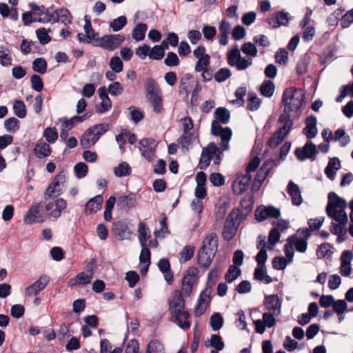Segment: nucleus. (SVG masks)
Returning <instances> with one entry per match:
<instances>
[{"label":"nucleus","mask_w":353,"mask_h":353,"mask_svg":"<svg viewBox=\"0 0 353 353\" xmlns=\"http://www.w3.org/2000/svg\"><path fill=\"white\" fill-rule=\"evenodd\" d=\"M172 300L169 302V310L172 316L178 325L183 329L188 330L190 327V323L188 320L190 314L184 310L185 300L182 296L180 290H174L172 294Z\"/></svg>","instance_id":"f257e3e1"},{"label":"nucleus","mask_w":353,"mask_h":353,"mask_svg":"<svg viewBox=\"0 0 353 353\" xmlns=\"http://www.w3.org/2000/svg\"><path fill=\"white\" fill-rule=\"evenodd\" d=\"M347 207L344 199L339 197L335 192H330L328 194V203L326 206L327 214L341 225L345 226L348 219L345 208Z\"/></svg>","instance_id":"f03ea898"},{"label":"nucleus","mask_w":353,"mask_h":353,"mask_svg":"<svg viewBox=\"0 0 353 353\" xmlns=\"http://www.w3.org/2000/svg\"><path fill=\"white\" fill-rule=\"evenodd\" d=\"M305 100V94L301 89L294 88H286L282 96V103L284 106L283 112L281 115H285L290 119V113L299 111Z\"/></svg>","instance_id":"7ed1b4c3"},{"label":"nucleus","mask_w":353,"mask_h":353,"mask_svg":"<svg viewBox=\"0 0 353 353\" xmlns=\"http://www.w3.org/2000/svg\"><path fill=\"white\" fill-rule=\"evenodd\" d=\"M145 97L157 114L163 110L162 92L158 83L152 78H148L145 84Z\"/></svg>","instance_id":"20e7f679"},{"label":"nucleus","mask_w":353,"mask_h":353,"mask_svg":"<svg viewBox=\"0 0 353 353\" xmlns=\"http://www.w3.org/2000/svg\"><path fill=\"white\" fill-rule=\"evenodd\" d=\"M241 218L242 213L239 209H233L229 213L222 231V236L225 241L232 240L236 235Z\"/></svg>","instance_id":"39448f33"},{"label":"nucleus","mask_w":353,"mask_h":353,"mask_svg":"<svg viewBox=\"0 0 353 353\" xmlns=\"http://www.w3.org/2000/svg\"><path fill=\"white\" fill-rule=\"evenodd\" d=\"M278 122L283 125L274 132L268 141V146L272 148H276L282 143L293 124L292 120H288V117L285 115H280Z\"/></svg>","instance_id":"423d86ee"},{"label":"nucleus","mask_w":353,"mask_h":353,"mask_svg":"<svg viewBox=\"0 0 353 353\" xmlns=\"http://www.w3.org/2000/svg\"><path fill=\"white\" fill-rule=\"evenodd\" d=\"M125 39V36L122 34H105L102 37L97 38L95 46L113 51L122 44Z\"/></svg>","instance_id":"0eeeda50"},{"label":"nucleus","mask_w":353,"mask_h":353,"mask_svg":"<svg viewBox=\"0 0 353 353\" xmlns=\"http://www.w3.org/2000/svg\"><path fill=\"white\" fill-rule=\"evenodd\" d=\"M217 121H212L211 126L212 134L214 136H219L221 138L220 147L221 150L229 149V141L232 137V130L228 128H222Z\"/></svg>","instance_id":"6e6552de"},{"label":"nucleus","mask_w":353,"mask_h":353,"mask_svg":"<svg viewBox=\"0 0 353 353\" xmlns=\"http://www.w3.org/2000/svg\"><path fill=\"white\" fill-rule=\"evenodd\" d=\"M196 273L197 270L194 267L189 268L185 272L182 280L181 291L183 296H190L192 290V286L195 283Z\"/></svg>","instance_id":"1a4fd4ad"},{"label":"nucleus","mask_w":353,"mask_h":353,"mask_svg":"<svg viewBox=\"0 0 353 353\" xmlns=\"http://www.w3.org/2000/svg\"><path fill=\"white\" fill-rule=\"evenodd\" d=\"M280 215V210L272 205H260L255 211V217L259 222L263 221L268 218L277 219Z\"/></svg>","instance_id":"9d476101"},{"label":"nucleus","mask_w":353,"mask_h":353,"mask_svg":"<svg viewBox=\"0 0 353 353\" xmlns=\"http://www.w3.org/2000/svg\"><path fill=\"white\" fill-rule=\"evenodd\" d=\"M316 154V145L311 141L307 142L302 148H297L294 151L296 158L301 161L306 159H314Z\"/></svg>","instance_id":"9b49d317"},{"label":"nucleus","mask_w":353,"mask_h":353,"mask_svg":"<svg viewBox=\"0 0 353 353\" xmlns=\"http://www.w3.org/2000/svg\"><path fill=\"white\" fill-rule=\"evenodd\" d=\"M50 282V277L47 275H41L34 283L30 285L25 289V295L32 296L37 295L40 292L45 289L46 286Z\"/></svg>","instance_id":"f8f14e48"},{"label":"nucleus","mask_w":353,"mask_h":353,"mask_svg":"<svg viewBox=\"0 0 353 353\" xmlns=\"http://www.w3.org/2000/svg\"><path fill=\"white\" fill-rule=\"evenodd\" d=\"M252 176L245 174L238 176L232 184V190L235 194L240 195L245 192L249 188Z\"/></svg>","instance_id":"ddd939ff"},{"label":"nucleus","mask_w":353,"mask_h":353,"mask_svg":"<svg viewBox=\"0 0 353 353\" xmlns=\"http://www.w3.org/2000/svg\"><path fill=\"white\" fill-rule=\"evenodd\" d=\"M217 151H219V149L213 142L208 144L207 147L203 148L199 164L200 169L205 170L210 165L212 159V154H216Z\"/></svg>","instance_id":"4468645a"},{"label":"nucleus","mask_w":353,"mask_h":353,"mask_svg":"<svg viewBox=\"0 0 353 353\" xmlns=\"http://www.w3.org/2000/svg\"><path fill=\"white\" fill-rule=\"evenodd\" d=\"M264 305L267 310L276 316L280 314L281 309V301L276 294L268 295L264 299Z\"/></svg>","instance_id":"2eb2a0df"},{"label":"nucleus","mask_w":353,"mask_h":353,"mask_svg":"<svg viewBox=\"0 0 353 353\" xmlns=\"http://www.w3.org/2000/svg\"><path fill=\"white\" fill-rule=\"evenodd\" d=\"M41 207V203H39L30 208L23 219L26 224H31L35 222L40 223L44 221L43 216L39 212V208Z\"/></svg>","instance_id":"dca6fc26"},{"label":"nucleus","mask_w":353,"mask_h":353,"mask_svg":"<svg viewBox=\"0 0 353 353\" xmlns=\"http://www.w3.org/2000/svg\"><path fill=\"white\" fill-rule=\"evenodd\" d=\"M154 140L152 139H143L139 141V150L141 155L149 161L152 160L154 150L152 145Z\"/></svg>","instance_id":"f3484780"},{"label":"nucleus","mask_w":353,"mask_h":353,"mask_svg":"<svg viewBox=\"0 0 353 353\" xmlns=\"http://www.w3.org/2000/svg\"><path fill=\"white\" fill-rule=\"evenodd\" d=\"M268 23L273 28H277L281 26H286L289 23L288 13L280 11L268 19Z\"/></svg>","instance_id":"a211bd4d"},{"label":"nucleus","mask_w":353,"mask_h":353,"mask_svg":"<svg viewBox=\"0 0 353 353\" xmlns=\"http://www.w3.org/2000/svg\"><path fill=\"white\" fill-rule=\"evenodd\" d=\"M137 203V198L135 194L130 193L128 195H123L117 199V205L122 210H130L134 208Z\"/></svg>","instance_id":"6ab92c4d"},{"label":"nucleus","mask_w":353,"mask_h":353,"mask_svg":"<svg viewBox=\"0 0 353 353\" xmlns=\"http://www.w3.org/2000/svg\"><path fill=\"white\" fill-rule=\"evenodd\" d=\"M200 249H203L210 254H216L218 250V236L212 232L208 235L203 241L202 245Z\"/></svg>","instance_id":"aec40b11"},{"label":"nucleus","mask_w":353,"mask_h":353,"mask_svg":"<svg viewBox=\"0 0 353 353\" xmlns=\"http://www.w3.org/2000/svg\"><path fill=\"white\" fill-rule=\"evenodd\" d=\"M306 126L303 129V133L308 138L313 139L317 134L316 118L310 115L306 117L305 121Z\"/></svg>","instance_id":"412c9836"},{"label":"nucleus","mask_w":353,"mask_h":353,"mask_svg":"<svg viewBox=\"0 0 353 353\" xmlns=\"http://www.w3.org/2000/svg\"><path fill=\"white\" fill-rule=\"evenodd\" d=\"M287 192L291 197L293 205L299 206L302 203L303 199L299 187L293 181L289 182L287 187Z\"/></svg>","instance_id":"4be33fe9"},{"label":"nucleus","mask_w":353,"mask_h":353,"mask_svg":"<svg viewBox=\"0 0 353 353\" xmlns=\"http://www.w3.org/2000/svg\"><path fill=\"white\" fill-rule=\"evenodd\" d=\"M103 201V196L100 194L90 199L85 205V213L90 214L100 210Z\"/></svg>","instance_id":"5701e85b"},{"label":"nucleus","mask_w":353,"mask_h":353,"mask_svg":"<svg viewBox=\"0 0 353 353\" xmlns=\"http://www.w3.org/2000/svg\"><path fill=\"white\" fill-rule=\"evenodd\" d=\"M216 254H210V252L199 249L197 254L198 263L201 267L205 269L208 268L211 265Z\"/></svg>","instance_id":"b1692460"},{"label":"nucleus","mask_w":353,"mask_h":353,"mask_svg":"<svg viewBox=\"0 0 353 353\" xmlns=\"http://www.w3.org/2000/svg\"><path fill=\"white\" fill-rule=\"evenodd\" d=\"M341 168V162L337 157L330 159L325 169V173L327 178L333 181L335 178L336 171Z\"/></svg>","instance_id":"393cba45"},{"label":"nucleus","mask_w":353,"mask_h":353,"mask_svg":"<svg viewBox=\"0 0 353 353\" xmlns=\"http://www.w3.org/2000/svg\"><path fill=\"white\" fill-rule=\"evenodd\" d=\"M52 152L50 145L46 142H38L34 148L35 156L39 159L49 157Z\"/></svg>","instance_id":"a878e982"},{"label":"nucleus","mask_w":353,"mask_h":353,"mask_svg":"<svg viewBox=\"0 0 353 353\" xmlns=\"http://www.w3.org/2000/svg\"><path fill=\"white\" fill-rule=\"evenodd\" d=\"M193 134L190 132L183 133L177 139V143L179 145L181 151L186 153L189 151V146L193 143Z\"/></svg>","instance_id":"bb28decb"},{"label":"nucleus","mask_w":353,"mask_h":353,"mask_svg":"<svg viewBox=\"0 0 353 353\" xmlns=\"http://www.w3.org/2000/svg\"><path fill=\"white\" fill-rule=\"evenodd\" d=\"M98 141L94 135L92 130L90 128L83 134L81 139V145L83 148H90Z\"/></svg>","instance_id":"cd10ccee"},{"label":"nucleus","mask_w":353,"mask_h":353,"mask_svg":"<svg viewBox=\"0 0 353 353\" xmlns=\"http://www.w3.org/2000/svg\"><path fill=\"white\" fill-rule=\"evenodd\" d=\"M254 279L260 281H263L266 284L272 283V279L266 274L265 266H257L254 272Z\"/></svg>","instance_id":"c85d7f7f"},{"label":"nucleus","mask_w":353,"mask_h":353,"mask_svg":"<svg viewBox=\"0 0 353 353\" xmlns=\"http://www.w3.org/2000/svg\"><path fill=\"white\" fill-rule=\"evenodd\" d=\"M214 117L215 118L214 121H217L222 124H227L230 121V114L226 108H218L214 113Z\"/></svg>","instance_id":"c756f323"},{"label":"nucleus","mask_w":353,"mask_h":353,"mask_svg":"<svg viewBox=\"0 0 353 353\" xmlns=\"http://www.w3.org/2000/svg\"><path fill=\"white\" fill-rule=\"evenodd\" d=\"M148 30V26L145 23H138L133 29L132 37L137 41H140L144 39L146 31Z\"/></svg>","instance_id":"7c9ffc66"},{"label":"nucleus","mask_w":353,"mask_h":353,"mask_svg":"<svg viewBox=\"0 0 353 353\" xmlns=\"http://www.w3.org/2000/svg\"><path fill=\"white\" fill-rule=\"evenodd\" d=\"M139 240L141 245H147V241L150 237L149 229L144 222H139L138 225Z\"/></svg>","instance_id":"2f4dec72"},{"label":"nucleus","mask_w":353,"mask_h":353,"mask_svg":"<svg viewBox=\"0 0 353 353\" xmlns=\"http://www.w3.org/2000/svg\"><path fill=\"white\" fill-rule=\"evenodd\" d=\"M205 346H212L216 350H222L225 347V343L222 341L221 337L218 334H212L210 340L205 342Z\"/></svg>","instance_id":"473e14b6"},{"label":"nucleus","mask_w":353,"mask_h":353,"mask_svg":"<svg viewBox=\"0 0 353 353\" xmlns=\"http://www.w3.org/2000/svg\"><path fill=\"white\" fill-rule=\"evenodd\" d=\"M145 353H165L164 345L158 340H152L148 344Z\"/></svg>","instance_id":"72a5a7b5"},{"label":"nucleus","mask_w":353,"mask_h":353,"mask_svg":"<svg viewBox=\"0 0 353 353\" xmlns=\"http://www.w3.org/2000/svg\"><path fill=\"white\" fill-rule=\"evenodd\" d=\"M89 117L90 114L88 112H86L82 116H74L72 117L70 119H65V121L63 123V126L68 130H70L74 126V125L85 121Z\"/></svg>","instance_id":"f704fd0d"},{"label":"nucleus","mask_w":353,"mask_h":353,"mask_svg":"<svg viewBox=\"0 0 353 353\" xmlns=\"http://www.w3.org/2000/svg\"><path fill=\"white\" fill-rule=\"evenodd\" d=\"M0 63L5 67L10 66L12 64L10 52L6 46H0Z\"/></svg>","instance_id":"c9c22d12"},{"label":"nucleus","mask_w":353,"mask_h":353,"mask_svg":"<svg viewBox=\"0 0 353 353\" xmlns=\"http://www.w3.org/2000/svg\"><path fill=\"white\" fill-rule=\"evenodd\" d=\"M241 274V270L239 268L235 265H230L228 270L225 275V279L228 283H232L236 280Z\"/></svg>","instance_id":"e433bc0d"},{"label":"nucleus","mask_w":353,"mask_h":353,"mask_svg":"<svg viewBox=\"0 0 353 353\" xmlns=\"http://www.w3.org/2000/svg\"><path fill=\"white\" fill-rule=\"evenodd\" d=\"M47 67V62L43 58H37L32 62V70L39 74H45Z\"/></svg>","instance_id":"4c0bfd02"},{"label":"nucleus","mask_w":353,"mask_h":353,"mask_svg":"<svg viewBox=\"0 0 353 353\" xmlns=\"http://www.w3.org/2000/svg\"><path fill=\"white\" fill-rule=\"evenodd\" d=\"M55 207L56 208L50 213L49 216L57 219L61 216L62 210L66 208L67 203L62 198L57 199L55 203Z\"/></svg>","instance_id":"58836bf2"},{"label":"nucleus","mask_w":353,"mask_h":353,"mask_svg":"<svg viewBox=\"0 0 353 353\" xmlns=\"http://www.w3.org/2000/svg\"><path fill=\"white\" fill-rule=\"evenodd\" d=\"M223 318L219 312L214 313L210 319V324L214 331L219 330L223 325Z\"/></svg>","instance_id":"ea45409f"},{"label":"nucleus","mask_w":353,"mask_h":353,"mask_svg":"<svg viewBox=\"0 0 353 353\" xmlns=\"http://www.w3.org/2000/svg\"><path fill=\"white\" fill-rule=\"evenodd\" d=\"M274 84L271 81H265L260 87V92L265 97H270L274 92Z\"/></svg>","instance_id":"a19ab883"},{"label":"nucleus","mask_w":353,"mask_h":353,"mask_svg":"<svg viewBox=\"0 0 353 353\" xmlns=\"http://www.w3.org/2000/svg\"><path fill=\"white\" fill-rule=\"evenodd\" d=\"M61 193V190L59 188L50 183L44 192L43 198L45 200L48 201L58 196Z\"/></svg>","instance_id":"79ce46f5"},{"label":"nucleus","mask_w":353,"mask_h":353,"mask_svg":"<svg viewBox=\"0 0 353 353\" xmlns=\"http://www.w3.org/2000/svg\"><path fill=\"white\" fill-rule=\"evenodd\" d=\"M332 139L336 141H339L342 147H345L350 141V137L348 135H345V132L343 129L336 130L334 132V136Z\"/></svg>","instance_id":"37998d69"},{"label":"nucleus","mask_w":353,"mask_h":353,"mask_svg":"<svg viewBox=\"0 0 353 353\" xmlns=\"http://www.w3.org/2000/svg\"><path fill=\"white\" fill-rule=\"evenodd\" d=\"M248 100L247 108L250 111H254L259 108L261 105V100L256 97V94L254 92L248 94Z\"/></svg>","instance_id":"c03bdc74"},{"label":"nucleus","mask_w":353,"mask_h":353,"mask_svg":"<svg viewBox=\"0 0 353 353\" xmlns=\"http://www.w3.org/2000/svg\"><path fill=\"white\" fill-rule=\"evenodd\" d=\"M19 121L15 117H10L4 122V127L8 132L14 133L19 129Z\"/></svg>","instance_id":"a18cd8bd"},{"label":"nucleus","mask_w":353,"mask_h":353,"mask_svg":"<svg viewBox=\"0 0 353 353\" xmlns=\"http://www.w3.org/2000/svg\"><path fill=\"white\" fill-rule=\"evenodd\" d=\"M13 110L19 118H24L26 116V108L25 103L21 100H17L13 105Z\"/></svg>","instance_id":"49530a36"},{"label":"nucleus","mask_w":353,"mask_h":353,"mask_svg":"<svg viewBox=\"0 0 353 353\" xmlns=\"http://www.w3.org/2000/svg\"><path fill=\"white\" fill-rule=\"evenodd\" d=\"M114 172L116 176L119 177L128 176L131 173V168L126 162H122L114 168Z\"/></svg>","instance_id":"de8ad7c7"},{"label":"nucleus","mask_w":353,"mask_h":353,"mask_svg":"<svg viewBox=\"0 0 353 353\" xmlns=\"http://www.w3.org/2000/svg\"><path fill=\"white\" fill-rule=\"evenodd\" d=\"M126 24L127 18L125 16H120L110 23V27L113 31L117 32L121 30Z\"/></svg>","instance_id":"09e8293b"},{"label":"nucleus","mask_w":353,"mask_h":353,"mask_svg":"<svg viewBox=\"0 0 353 353\" xmlns=\"http://www.w3.org/2000/svg\"><path fill=\"white\" fill-rule=\"evenodd\" d=\"M127 230L128 226L126 224L121 221H117L113 225L112 230L114 234L119 236L120 239H124Z\"/></svg>","instance_id":"8fccbe9b"},{"label":"nucleus","mask_w":353,"mask_h":353,"mask_svg":"<svg viewBox=\"0 0 353 353\" xmlns=\"http://www.w3.org/2000/svg\"><path fill=\"white\" fill-rule=\"evenodd\" d=\"M332 246L330 243H325L320 245L317 249L316 254L319 258L330 257L332 252L330 250Z\"/></svg>","instance_id":"3c124183"},{"label":"nucleus","mask_w":353,"mask_h":353,"mask_svg":"<svg viewBox=\"0 0 353 353\" xmlns=\"http://www.w3.org/2000/svg\"><path fill=\"white\" fill-rule=\"evenodd\" d=\"M50 31V29L47 30L45 28H40L36 30L37 37L42 45H46L50 41L51 38L48 35V32Z\"/></svg>","instance_id":"603ef678"},{"label":"nucleus","mask_w":353,"mask_h":353,"mask_svg":"<svg viewBox=\"0 0 353 353\" xmlns=\"http://www.w3.org/2000/svg\"><path fill=\"white\" fill-rule=\"evenodd\" d=\"M90 128L92 130L94 135L96 137V139L99 140V138L109 130L110 127L109 124L103 123L94 125Z\"/></svg>","instance_id":"864d4df0"},{"label":"nucleus","mask_w":353,"mask_h":353,"mask_svg":"<svg viewBox=\"0 0 353 353\" xmlns=\"http://www.w3.org/2000/svg\"><path fill=\"white\" fill-rule=\"evenodd\" d=\"M210 63V57L206 54L204 58L198 59L194 66V70L197 72H201L209 68Z\"/></svg>","instance_id":"5fc2aeb1"},{"label":"nucleus","mask_w":353,"mask_h":353,"mask_svg":"<svg viewBox=\"0 0 353 353\" xmlns=\"http://www.w3.org/2000/svg\"><path fill=\"white\" fill-rule=\"evenodd\" d=\"M43 137L50 143H54L58 139V133L54 128L48 127L43 132Z\"/></svg>","instance_id":"6e6d98bb"},{"label":"nucleus","mask_w":353,"mask_h":353,"mask_svg":"<svg viewBox=\"0 0 353 353\" xmlns=\"http://www.w3.org/2000/svg\"><path fill=\"white\" fill-rule=\"evenodd\" d=\"M164 48L157 45L151 49L149 57L152 59L161 60L164 57Z\"/></svg>","instance_id":"4d7b16f0"},{"label":"nucleus","mask_w":353,"mask_h":353,"mask_svg":"<svg viewBox=\"0 0 353 353\" xmlns=\"http://www.w3.org/2000/svg\"><path fill=\"white\" fill-rule=\"evenodd\" d=\"M231 76V72L228 68H223L219 69L214 74V79L216 82L221 83L225 81Z\"/></svg>","instance_id":"13d9d810"},{"label":"nucleus","mask_w":353,"mask_h":353,"mask_svg":"<svg viewBox=\"0 0 353 353\" xmlns=\"http://www.w3.org/2000/svg\"><path fill=\"white\" fill-rule=\"evenodd\" d=\"M109 65L112 70L114 72L119 73L123 70V63L119 57H112L110 59Z\"/></svg>","instance_id":"bf43d9fd"},{"label":"nucleus","mask_w":353,"mask_h":353,"mask_svg":"<svg viewBox=\"0 0 353 353\" xmlns=\"http://www.w3.org/2000/svg\"><path fill=\"white\" fill-rule=\"evenodd\" d=\"M85 25L83 26V29L85 33L87 35H89L90 37H94V38H97L99 33L95 32L92 26L90 17L88 15L84 16Z\"/></svg>","instance_id":"052dcab7"},{"label":"nucleus","mask_w":353,"mask_h":353,"mask_svg":"<svg viewBox=\"0 0 353 353\" xmlns=\"http://www.w3.org/2000/svg\"><path fill=\"white\" fill-rule=\"evenodd\" d=\"M164 63L167 66L174 67L179 65V59L176 53L169 52L167 54L166 58L164 59Z\"/></svg>","instance_id":"680f3d73"},{"label":"nucleus","mask_w":353,"mask_h":353,"mask_svg":"<svg viewBox=\"0 0 353 353\" xmlns=\"http://www.w3.org/2000/svg\"><path fill=\"white\" fill-rule=\"evenodd\" d=\"M194 247L192 245H186L183 248V250L181 252V258L182 259L184 263L190 261L194 253Z\"/></svg>","instance_id":"e2e57ef3"},{"label":"nucleus","mask_w":353,"mask_h":353,"mask_svg":"<svg viewBox=\"0 0 353 353\" xmlns=\"http://www.w3.org/2000/svg\"><path fill=\"white\" fill-rule=\"evenodd\" d=\"M241 50L244 54L253 57L256 56L258 52L255 45L251 42L245 43Z\"/></svg>","instance_id":"0e129e2a"},{"label":"nucleus","mask_w":353,"mask_h":353,"mask_svg":"<svg viewBox=\"0 0 353 353\" xmlns=\"http://www.w3.org/2000/svg\"><path fill=\"white\" fill-rule=\"evenodd\" d=\"M74 172L77 178H83L85 176L88 174V165L85 163H78L74 166Z\"/></svg>","instance_id":"69168bd1"},{"label":"nucleus","mask_w":353,"mask_h":353,"mask_svg":"<svg viewBox=\"0 0 353 353\" xmlns=\"http://www.w3.org/2000/svg\"><path fill=\"white\" fill-rule=\"evenodd\" d=\"M332 307L334 312L340 316L347 310V305L344 300L340 299L334 301Z\"/></svg>","instance_id":"338daca9"},{"label":"nucleus","mask_w":353,"mask_h":353,"mask_svg":"<svg viewBox=\"0 0 353 353\" xmlns=\"http://www.w3.org/2000/svg\"><path fill=\"white\" fill-rule=\"evenodd\" d=\"M353 22V8L347 11L341 17V26L342 28H347Z\"/></svg>","instance_id":"774afa93"}]
</instances>
